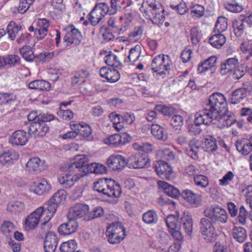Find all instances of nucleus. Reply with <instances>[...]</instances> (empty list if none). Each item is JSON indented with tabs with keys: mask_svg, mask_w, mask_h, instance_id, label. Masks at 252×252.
<instances>
[{
	"mask_svg": "<svg viewBox=\"0 0 252 252\" xmlns=\"http://www.w3.org/2000/svg\"><path fill=\"white\" fill-rule=\"evenodd\" d=\"M233 231V236L238 242L243 243L247 238V231L244 227L235 226Z\"/></svg>",
	"mask_w": 252,
	"mask_h": 252,
	"instance_id": "obj_41",
	"label": "nucleus"
},
{
	"mask_svg": "<svg viewBox=\"0 0 252 252\" xmlns=\"http://www.w3.org/2000/svg\"><path fill=\"white\" fill-rule=\"evenodd\" d=\"M178 216L169 215L166 219V223L168 228L171 230H175L179 226Z\"/></svg>",
	"mask_w": 252,
	"mask_h": 252,
	"instance_id": "obj_53",
	"label": "nucleus"
},
{
	"mask_svg": "<svg viewBox=\"0 0 252 252\" xmlns=\"http://www.w3.org/2000/svg\"><path fill=\"white\" fill-rule=\"evenodd\" d=\"M203 144L204 148L207 152H214L218 149L216 139L212 136L205 138Z\"/></svg>",
	"mask_w": 252,
	"mask_h": 252,
	"instance_id": "obj_39",
	"label": "nucleus"
},
{
	"mask_svg": "<svg viewBox=\"0 0 252 252\" xmlns=\"http://www.w3.org/2000/svg\"><path fill=\"white\" fill-rule=\"evenodd\" d=\"M49 126L45 123L35 121L31 122L28 129L29 135H34L35 137L44 136L48 132Z\"/></svg>",
	"mask_w": 252,
	"mask_h": 252,
	"instance_id": "obj_8",
	"label": "nucleus"
},
{
	"mask_svg": "<svg viewBox=\"0 0 252 252\" xmlns=\"http://www.w3.org/2000/svg\"><path fill=\"white\" fill-rule=\"evenodd\" d=\"M42 213L41 209H36L27 216L25 221V225L28 229L33 230L35 229L39 222V215L41 216V214Z\"/></svg>",
	"mask_w": 252,
	"mask_h": 252,
	"instance_id": "obj_16",
	"label": "nucleus"
},
{
	"mask_svg": "<svg viewBox=\"0 0 252 252\" xmlns=\"http://www.w3.org/2000/svg\"><path fill=\"white\" fill-rule=\"evenodd\" d=\"M21 27H19L16 23L14 21H11L8 24L6 28V32L8 34V37L11 40H14L15 39L16 34L20 30Z\"/></svg>",
	"mask_w": 252,
	"mask_h": 252,
	"instance_id": "obj_44",
	"label": "nucleus"
},
{
	"mask_svg": "<svg viewBox=\"0 0 252 252\" xmlns=\"http://www.w3.org/2000/svg\"><path fill=\"white\" fill-rule=\"evenodd\" d=\"M214 223L207 217L202 218L199 222V229L204 239L208 242H213L216 239L217 234Z\"/></svg>",
	"mask_w": 252,
	"mask_h": 252,
	"instance_id": "obj_4",
	"label": "nucleus"
},
{
	"mask_svg": "<svg viewBox=\"0 0 252 252\" xmlns=\"http://www.w3.org/2000/svg\"><path fill=\"white\" fill-rule=\"evenodd\" d=\"M25 209L24 203L22 201H15L8 203L7 210L10 212L16 213L23 211Z\"/></svg>",
	"mask_w": 252,
	"mask_h": 252,
	"instance_id": "obj_49",
	"label": "nucleus"
},
{
	"mask_svg": "<svg viewBox=\"0 0 252 252\" xmlns=\"http://www.w3.org/2000/svg\"><path fill=\"white\" fill-rule=\"evenodd\" d=\"M217 62L216 56H211L208 59L204 60L198 65L197 71L199 73H203L209 69H211Z\"/></svg>",
	"mask_w": 252,
	"mask_h": 252,
	"instance_id": "obj_29",
	"label": "nucleus"
},
{
	"mask_svg": "<svg viewBox=\"0 0 252 252\" xmlns=\"http://www.w3.org/2000/svg\"><path fill=\"white\" fill-rule=\"evenodd\" d=\"M227 26V19L224 17H219L215 25L214 32L222 33L226 31Z\"/></svg>",
	"mask_w": 252,
	"mask_h": 252,
	"instance_id": "obj_45",
	"label": "nucleus"
},
{
	"mask_svg": "<svg viewBox=\"0 0 252 252\" xmlns=\"http://www.w3.org/2000/svg\"><path fill=\"white\" fill-rule=\"evenodd\" d=\"M238 60L235 58L227 59L225 63L221 64L220 73L222 75H225L231 72L236 67L238 64Z\"/></svg>",
	"mask_w": 252,
	"mask_h": 252,
	"instance_id": "obj_28",
	"label": "nucleus"
},
{
	"mask_svg": "<svg viewBox=\"0 0 252 252\" xmlns=\"http://www.w3.org/2000/svg\"><path fill=\"white\" fill-rule=\"evenodd\" d=\"M89 211V206L85 204L78 203L71 207L67 215L69 220H74L86 215Z\"/></svg>",
	"mask_w": 252,
	"mask_h": 252,
	"instance_id": "obj_10",
	"label": "nucleus"
},
{
	"mask_svg": "<svg viewBox=\"0 0 252 252\" xmlns=\"http://www.w3.org/2000/svg\"><path fill=\"white\" fill-rule=\"evenodd\" d=\"M106 235L110 243L117 244L124 239L126 235V229L121 222H112L107 227Z\"/></svg>",
	"mask_w": 252,
	"mask_h": 252,
	"instance_id": "obj_3",
	"label": "nucleus"
},
{
	"mask_svg": "<svg viewBox=\"0 0 252 252\" xmlns=\"http://www.w3.org/2000/svg\"><path fill=\"white\" fill-rule=\"evenodd\" d=\"M95 7L89 15V20L93 26L96 25L104 17L100 10Z\"/></svg>",
	"mask_w": 252,
	"mask_h": 252,
	"instance_id": "obj_40",
	"label": "nucleus"
},
{
	"mask_svg": "<svg viewBox=\"0 0 252 252\" xmlns=\"http://www.w3.org/2000/svg\"><path fill=\"white\" fill-rule=\"evenodd\" d=\"M180 195L191 205L197 206L200 204V196L199 195L194 193L192 190L186 189L180 192Z\"/></svg>",
	"mask_w": 252,
	"mask_h": 252,
	"instance_id": "obj_21",
	"label": "nucleus"
},
{
	"mask_svg": "<svg viewBox=\"0 0 252 252\" xmlns=\"http://www.w3.org/2000/svg\"><path fill=\"white\" fill-rule=\"evenodd\" d=\"M155 12L154 18L157 20V22H153L154 24L158 25H161L164 21L165 17L163 15L164 10L161 7H159Z\"/></svg>",
	"mask_w": 252,
	"mask_h": 252,
	"instance_id": "obj_60",
	"label": "nucleus"
},
{
	"mask_svg": "<svg viewBox=\"0 0 252 252\" xmlns=\"http://www.w3.org/2000/svg\"><path fill=\"white\" fill-rule=\"evenodd\" d=\"M29 136L27 132L23 130L15 131L10 136L9 142L13 145L23 146L28 141Z\"/></svg>",
	"mask_w": 252,
	"mask_h": 252,
	"instance_id": "obj_13",
	"label": "nucleus"
},
{
	"mask_svg": "<svg viewBox=\"0 0 252 252\" xmlns=\"http://www.w3.org/2000/svg\"><path fill=\"white\" fill-rule=\"evenodd\" d=\"M105 63L109 66L117 68L122 66L121 63L117 60V57L112 53H110L104 57Z\"/></svg>",
	"mask_w": 252,
	"mask_h": 252,
	"instance_id": "obj_42",
	"label": "nucleus"
},
{
	"mask_svg": "<svg viewBox=\"0 0 252 252\" xmlns=\"http://www.w3.org/2000/svg\"><path fill=\"white\" fill-rule=\"evenodd\" d=\"M140 46L136 45L134 48H131L129 54L127 57L130 62L134 63L138 60L141 53Z\"/></svg>",
	"mask_w": 252,
	"mask_h": 252,
	"instance_id": "obj_55",
	"label": "nucleus"
},
{
	"mask_svg": "<svg viewBox=\"0 0 252 252\" xmlns=\"http://www.w3.org/2000/svg\"><path fill=\"white\" fill-rule=\"evenodd\" d=\"M192 219L187 216L181 218L179 227L182 228L188 235H190L192 232Z\"/></svg>",
	"mask_w": 252,
	"mask_h": 252,
	"instance_id": "obj_34",
	"label": "nucleus"
},
{
	"mask_svg": "<svg viewBox=\"0 0 252 252\" xmlns=\"http://www.w3.org/2000/svg\"><path fill=\"white\" fill-rule=\"evenodd\" d=\"M249 215V212L244 206H241L239 208V212L237 217L238 221L242 225L246 223V219Z\"/></svg>",
	"mask_w": 252,
	"mask_h": 252,
	"instance_id": "obj_59",
	"label": "nucleus"
},
{
	"mask_svg": "<svg viewBox=\"0 0 252 252\" xmlns=\"http://www.w3.org/2000/svg\"><path fill=\"white\" fill-rule=\"evenodd\" d=\"M245 22V18H238L233 22L232 27L234 32L237 36L239 37L244 33Z\"/></svg>",
	"mask_w": 252,
	"mask_h": 252,
	"instance_id": "obj_37",
	"label": "nucleus"
},
{
	"mask_svg": "<svg viewBox=\"0 0 252 252\" xmlns=\"http://www.w3.org/2000/svg\"><path fill=\"white\" fill-rule=\"evenodd\" d=\"M159 7H161V5L156 0H143L140 10L143 12L149 9H154Z\"/></svg>",
	"mask_w": 252,
	"mask_h": 252,
	"instance_id": "obj_52",
	"label": "nucleus"
},
{
	"mask_svg": "<svg viewBox=\"0 0 252 252\" xmlns=\"http://www.w3.org/2000/svg\"><path fill=\"white\" fill-rule=\"evenodd\" d=\"M183 120L184 119L181 115L174 114L170 120V123L173 127L181 126L183 124Z\"/></svg>",
	"mask_w": 252,
	"mask_h": 252,
	"instance_id": "obj_63",
	"label": "nucleus"
},
{
	"mask_svg": "<svg viewBox=\"0 0 252 252\" xmlns=\"http://www.w3.org/2000/svg\"><path fill=\"white\" fill-rule=\"evenodd\" d=\"M205 217L209 218L214 224L225 223L227 222L228 215L223 209L216 206L210 209H206L204 211Z\"/></svg>",
	"mask_w": 252,
	"mask_h": 252,
	"instance_id": "obj_6",
	"label": "nucleus"
},
{
	"mask_svg": "<svg viewBox=\"0 0 252 252\" xmlns=\"http://www.w3.org/2000/svg\"><path fill=\"white\" fill-rule=\"evenodd\" d=\"M89 75L86 69H81L75 72L71 78V85L73 86H78L84 83Z\"/></svg>",
	"mask_w": 252,
	"mask_h": 252,
	"instance_id": "obj_23",
	"label": "nucleus"
},
{
	"mask_svg": "<svg viewBox=\"0 0 252 252\" xmlns=\"http://www.w3.org/2000/svg\"><path fill=\"white\" fill-rule=\"evenodd\" d=\"M69 173V172H68ZM73 173H70L69 174L66 173L63 174V176L59 178V182L62 184L65 188H69L72 187L75 182L78 181L80 177H83V175H78L76 173L74 176L72 175Z\"/></svg>",
	"mask_w": 252,
	"mask_h": 252,
	"instance_id": "obj_19",
	"label": "nucleus"
},
{
	"mask_svg": "<svg viewBox=\"0 0 252 252\" xmlns=\"http://www.w3.org/2000/svg\"><path fill=\"white\" fill-rule=\"evenodd\" d=\"M208 106L219 116L220 119L228 112L226 99L220 93H214L210 96Z\"/></svg>",
	"mask_w": 252,
	"mask_h": 252,
	"instance_id": "obj_2",
	"label": "nucleus"
},
{
	"mask_svg": "<svg viewBox=\"0 0 252 252\" xmlns=\"http://www.w3.org/2000/svg\"><path fill=\"white\" fill-rule=\"evenodd\" d=\"M247 91L244 88H239L234 91L230 98V103L233 104L244 103L247 101Z\"/></svg>",
	"mask_w": 252,
	"mask_h": 252,
	"instance_id": "obj_17",
	"label": "nucleus"
},
{
	"mask_svg": "<svg viewBox=\"0 0 252 252\" xmlns=\"http://www.w3.org/2000/svg\"><path fill=\"white\" fill-rule=\"evenodd\" d=\"M155 109L156 111L167 117L172 116L176 112V109L174 108L164 105H157L155 107Z\"/></svg>",
	"mask_w": 252,
	"mask_h": 252,
	"instance_id": "obj_46",
	"label": "nucleus"
},
{
	"mask_svg": "<svg viewBox=\"0 0 252 252\" xmlns=\"http://www.w3.org/2000/svg\"><path fill=\"white\" fill-rule=\"evenodd\" d=\"M194 182L196 186L201 188H205L209 184L208 177L203 175H199L194 176Z\"/></svg>",
	"mask_w": 252,
	"mask_h": 252,
	"instance_id": "obj_58",
	"label": "nucleus"
},
{
	"mask_svg": "<svg viewBox=\"0 0 252 252\" xmlns=\"http://www.w3.org/2000/svg\"><path fill=\"white\" fill-rule=\"evenodd\" d=\"M143 220L147 224L156 223L158 220V217L156 212L150 210L143 214Z\"/></svg>",
	"mask_w": 252,
	"mask_h": 252,
	"instance_id": "obj_48",
	"label": "nucleus"
},
{
	"mask_svg": "<svg viewBox=\"0 0 252 252\" xmlns=\"http://www.w3.org/2000/svg\"><path fill=\"white\" fill-rule=\"evenodd\" d=\"M58 116L64 120L68 121L73 117V113L69 109H62L58 112Z\"/></svg>",
	"mask_w": 252,
	"mask_h": 252,
	"instance_id": "obj_61",
	"label": "nucleus"
},
{
	"mask_svg": "<svg viewBox=\"0 0 252 252\" xmlns=\"http://www.w3.org/2000/svg\"><path fill=\"white\" fill-rule=\"evenodd\" d=\"M94 191L107 197H118L122 193L121 188L116 181L111 179L100 178L94 183Z\"/></svg>",
	"mask_w": 252,
	"mask_h": 252,
	"instance_id": "obj_1",
	"label": "nucleus"
},
{
	"mask_svg": "<svg viewBox=\"0 0 252 252\" xmlns=\"http://www.w3.org/2000/svg\"><path fill=\"white\" fill-rule=\"evenodd\" d=\"M38 121L45 123L52 121L54 124H58L59 123V119L56 118L52 114L41 113L39 114L38 116Z\"/></svg>",
	"mask_w": 252,
	"mask_h": 252,
	"instance_id": "obj_54",
	"label": "nucleus"
},
{
	"mask_svg": "<svg viewBox=\"0 0 252 252\" xmlns=\"http://www.w3.org/2000/svg\"><path fill=\"white\" fill-rule=\"evenodd\" d=\"M235 146L238 151L243 155H248L252 151V142L246 139L237 140Z\"/></svg>",
	"mask_w": 252,
	"mask_h": 252,
	"instance_id": "obj_24",
	"label": "nucleus"
},
{
	"mask_svg": "<svg viewBox=\"0 0 252 252\" xmlns=\"http://www.w3.org/2000/svg\"><path fill=\"white\" fill-rule=\"evenodd\" d=\"M31 35L28 32L22 33L17 39L16 42L19 44H25L29 43Z\"/></svg>",
	"mask_w": 252,
	"mask_h": 252,
	"instance_id": "obj_64",
	"label": "nucleus"
},
{
	"mask_svg": "<svg viewBox=\"0 0 252 252\" xmlns=\"http://www.w3.org/2000/svg\"><path fill=\"white\" fill-rule=\"evenodd\" d=\"M151 133L158 139L165 141L167 138V134L164 133L163 127L158 125H152Z\"/></svg>",
	"mask_w": 252,
	"mask_h": 252,
	"instance_id": "obj_36",
	"label": "nucleus"
},
{
	"mask_svg": "<svg viewBox=\"0 0 252 252\" xmlns=\"http://www.w3.org/2000/svg\"><path fill=\"white\" fill-rule=\"evenodd\" d=\"M16 96L10 94H0V105L3 106L7 112L13 111L17 105Z\"/></svg>",
	"mask_w": 252,
	"mask_h": 252,
	"instance_id": "obj_11",
	"label": "nucleus"
},
{
	"mask_svg": "<svg viewBox=\"0 0 252 252\" xmlns=\"http://www.w3.org/2000/svg\"><path fill=\"white\" fill-rule=\"evenodd\" d=\"M5 57V62L6 65H15L20 63V57L16 55H9Z\"/></svg>",
	"mask_w": 252,
	"mask_h": 252,
	"instance_id": "obj_62",
	"label": "nucleus"
},
{
	"mask_svg": "<svg viewBox=\"0 0 252 252\" xmlns=\"http://www.w3.org/2000/svg\"><path fill=\"white\" fill-rule=\"evenodd\" d=\"M224 5L227 10L232 12L239 13L243 10V6L235 0L226 1Z\"/></svg>",
	"mask_w": 252,
	"mask_h": 252,
	"instance_id": "obj_51",
	"label": "nucleus"
},
{
	"mask_svg": "<svg viewBox=\"0 0 252 252\" xmlns=\"http://www.w3.org/2000/svg\"><path fill=\"white\" fill-rule=\"evenodd\" d=\"M19 52L22 57L28 62H32L36 58L31 48L28 47L27 45H24L20 48Z\"/></svg>",
	"mask_w": 252,
	"mask_h": 252,
	"instance_id": "obj_43",
	"label": "nucleus"
},
{
	"mask_svg": "<svg viewBox=\"0 0 252 252\" xmlns=\"http://www.w3.org/2000/svg\"><path fill=\"white\" fill-rule=\"evenodd\" d=\"M88 158L84 155H79L75 156L73 162L66 163L61 168L62 170L70 173H75L80 171L84 173V169L88 165Z\"/></svg>",
	"mask_w": 252,
	"mask_h": 252,
	"instance_id": "obj_5",
	"label": "nucleus"
},
{
	"mask_svg": "<svg viewBox=\"0 0 252 252\" xmlns=\"http://www.w3.org/2000/svg\"><path fill=\"white\" fill-rule=\"evenodd\" d=\"M82 39V36L80 32L73 26L67 30L63 38V42L67 46L73 43L78 44Z\"/></svg>",
	"mask_w": 252,
	"mask_h": 252,
	"instance_id": "obj_7",
	"label": "nucleus"
},
{
	"mask_svg": "<svg viewBox=\"0 0 252 252\" xmlns=\"http://www.w3.org/2000/svg\"><path fill=\"white\" fill-rule=\"evenodd\" d=\"M77 248V244L75 240H71L62 244L60 246L61 252H74Z\"/></svg>",
	"mask_w": 252,
	"mask_h": 252,
	"instance_id": "obj_47",
	"label": "nucleus"
},
{
	"mask_svg": "<svg viewBox=\"0 0 252 252\" xmlns=\"http://www.w3.org/2000/svg\"><path fill=\"white\" fill-rule=\"evenodd\" d=\"M64 189H60L57 191L50 198L58 205L59 204L64 201L66 195Z\"/></svg>",
	"mask_w": 252,
	"mask_h": 252,
	"instance_id": "obj_57",
	"label": "nucleus"
},
{
	"mask_svg": "<svg viewBox=\"0 0 252 252\" xmlns=\"http://www.w3.org/2000/svg\"><path fill=\"white\" fill-rule=\"evenodd\" d=\"M225 36L221 33L215 32V34L211 36L209 38L210 44L214 47L220 48L225 42Z\"/></svg>",
	"mask_w": 252,
	"mask_h": 252,
	"instance_id": "obj_33",
	"label": "nucleus"
},
{
	"mask_svg": "<svg viewBox=\"0 0 252 252\" xmlns=\"http://www.w3.org/2000/svg\"><path fill=\"white\" fill-rule=\"evenodd\" d=\"M201 115H202L203 118L206 123V125H209L213 122L214 120H219V116L215 112H213L209 107V109H204L199 111Z\"/></svg>",
	"mask_w": 252,
	"mask_h": 252,
	"instance_id": "obj_30",
	"label": "nucleus"
},
{
	"mask_svg": "<svg viewBox=\"0 0 252 252\" xmlns=\"http://www.w3.org/2000/svg\"><path fill=\"white\" fill-rule=\"evenodd\" d=\"M19 158V154L13 150H9L3 152L0 156V162L5 165L6 163H12L14 161Z\"/></svg>",
	"mask_w": 252,
	"mask_h": 252,
	"instance_id": "obj_26",
	"label": "nucleus"
},
{
	"mask_svg": "<svg viewBox=\"0 0 252 252\" xmlns=\"http://www.w3.org/2000/svg\"><path fill=\"white\" fill-rule=\"evenodd\" d=\"M44 161L38 158H32L27 163L26 170L32 174H38L44 169Z\"/></svg>",
	"mask_w": 252,
	"mask_h": 252,
	"instance_id": "obj_12",
	"label": "nucleus"
},
{
	"mask_svg": "<svg viewBox=\"0 0 252 252\" xmlns=\"http://www.w3.org/2000/svg\"><path fill=\"white\" fill-rule=\"evenodd\" d=\"M154 168L157 174L161 178L166 177L171 173V169L167 162L163 160H158L154 164Z\"/></svg>",
	"mask_w": 252,
	"mask_h": 252,
	"instance_id": "obj_20",
	"label": "nucleus"
},
{
	"mask_svg": "<svg viewBox=\"0 0 252 252\" xmlns=\"http://www.w3.org/2000/svg\"><path fill=\"white\" fill-rule=\"evenodd\" d=\"M74 129L77 130L78 134H80L82 136L88 138L92 132L91 127L88 125L83 123H77L76 125L73 126Z\"/></svg>",
	"mask_w": 252,
	"mask_h": 252,
	"instance_id": "obj_31",
	"label": "nucleus"
},
{
	"mask_svg": "<svg viewBox=\"0 0 252 252\" xmlns=\"http://www.w3.org/2000/svg\"><path fill=\"white\" fill-rule=\"evenodd\" d=\"M46 207L44 208L47 211L49 215L48 218H52L56 213L57 208L59 206L54 201L50 199L45 204Z\"/></svg>",
	"mask_w": 252,
	"mask_h": 252,
	"instance_id": "obj_56",
	"label": "nucleus"
},
{
	"mask_svg": "<svg viewBox=\"0 0 252 252\" xmlns=\"http://www.w3.org/2000/svg\"><path fill=\"white\" fill-rule=\"evenodd\" d=\"M58 245V237L54 232H48L46 234L44 249L45 252H55Z\"/></svg>",
	"mask_w": 252,
	"mask_h": 252,
	"instance_id": "obj_14",
	"label": "nucleus"
},
{
	"mask_svg": "<svg viewBox=\"0 0 252 252\" xmlns=\"http://www.w3.org/2000/svg\"><path fill=\"white\" fill-rule=\"evenodd\" d=\"M158 184L169 196L176 198L180 194V191L177 188L167 182L160 181Z\"/></svg>",
	"mask_w": 252,
	"mask_h": 252,
	"instance_id": "obj_25",
	"label": "nucleus"
},
{
	"mask_svg": "<svg viewBox=\"0 0 252 252\" xmlns=\"http://www.w3.org/2000/svg\"><path fill=\"white\" fill-rule=\"evenodd\" d=\"M78 224L76 221L69 220L66 223L61 224L58 227V232L62 235H69L76 231Z\"/></svg>",
	"mask_w": 252,
	"mask_h": 252,
	"instance_id": "obj_22",
	"label": "nucleus"
},
{
	"mask_svg": "<svg viewBox=\"0 0 252 252\" xmlns=\"http://www.w3.org/2000/svg\"><path fill=\"white\" fill-rule=\"evenodd\" d=\"M166 58L168 59V56L158 55L154 58L151 63V69L155 72L160 70L162 68L163 64L165 63Z\"/></svg>",
	"mask_w": 252,
	"mask_h": 252,
	"instance_id": "obj_32",
	"label": "nucleus"
},
{
	"mask_svg": "<svg viewBox=\"0 0 252 252\" xmlns=\"http://www.w3.org/2000/svg\"><path fill=\"white\" fill-rule=\"evenodd\" d=\"M50 87V83L43 80H35L31 82L29 84L30 89L39 90H47Z\"/></svg>",
	"mask_w": 252,
	"mask_h": 252,
	"instance_id": "obj_38",
	"label": "nucleus"
},
{
	"mask_svg": "<svg viewBox=\"0 0 252 252\" xmlns=\"http://www.w3.org/2000/svg\"><path fill=\"white\" fill-rule=\"evenodd\" d=\"M135 168H142L149 166L150 159L146 154H137V159Z\"/></svg>",
	"mask_w": 252,
	"mask_h": 252,
	"instance_id": "obj_50",
	"label": "nucleus"
},
{
	"mask_svg": "<svg viewBox=\"0 0 252 252\" xmlns=\"http://www.w3.org/2000/svg\"><path fill=\"white\" fill-rule=\"evenodd\" d=\"M108 140L110 144L114 147H118L125 144L126 142V137L124 133H122V135L116 133L109 136Z\"/></svg>",
	"mask_w": 252,
	"mask_h": 252,
	"instance_id": "obj_35",
	"label": "nucleus"
},
{
	"mask_svg": "<svg viewBox=\"0 0 252 252\" xmlns=\"http://www.w3.org/2000/svg\"><path fill=\"white\" fill-rule=\"evenodd\" d=\"M107 165L111 170L121 171L126 165L125 158L120 155H112L107 159Z\"/></svg>",
	"mask_w": 252,
	"mask_h": 252,
	"instance_id": "obj_9",
	"label": "nucleus"
},
{
	"mask_svg": "<svg viewBox=\"0 0 252 252\" xmlns=\"http://www.w3.org/2000/svg\"><path fill=\"white\" fill-rule=\"evenodd\" d=\"M100 76L107 79L108 82L113 83L120 79L119 71L114 67L110 68L107 67H102L99 70Z\"/></svg>",
	"mask_w": 252,
	"mask_h": 252,
	"instance_id": "obj_15",
	"label": "nucleus"
},
{
	"mask_svg": "<svg viewBox=\"0 0 252 252\" xmlns=\"http://www.w3.org/2000/svg\"><path fill=\"white\" fill-rule=\"evenodd\" d=\"M189 150H187V154L193 159L198 158V152L201 146V143L199 140L193 138L189 142Z\"/></svg>",
	"mask_w": 252,
	"mask_h": 252,
	"instance_id": "obj_27",
	"label": "nucleus"
},
{
	"mask_svg": "<svg viewBox=\"0 0 252 252\" xmlns=\"http://www.w3.org/2000/svg\"><path fill=\"white\" fill-rule=\"evenodd\" d=\"M32 188L34 193L42 195L48 192L51 189V186L46 179H42L34 182Z\"/></svg>",
	"mask_w": 252,
	"mask_h": 252,
	"instance_id": "obj_18",
	"label": "nucleus"
}]
</instances>
